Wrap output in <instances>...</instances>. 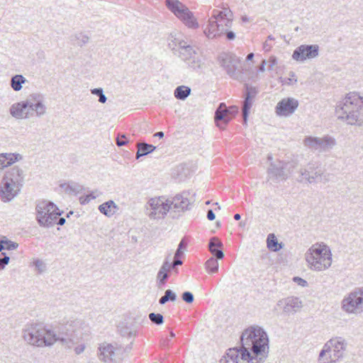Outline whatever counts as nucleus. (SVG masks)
<instances>
[{"instance_id":"1","label":"nucleus","mask_w":363,"mask_h":363,"mask_svg":"<svg viewBox=\"0 0 363 363\" xmlns=\"http://www.w3.org/2000/svg\"><path fill=\"white\" fill-rule=\"evenodd\" d=\"M242 350L250 351V358L247 363H264L269 353V339L267 333L257 325L245 329L241 336Z\"/></svg>"},{"instance_id":"2","label":"nucleus","mask_w":363,"mask_h":363,"mask_svg":"<svg viewBox=\"0 0 363 363\" xmlns=\"http://www.w3.org/2000/svg\"><path fill=\"white\" fill-rule=\"evenodd\" d=\"M335 113L350 125H363V96L357 92H350L335 107Z\"/></svg>"},{"instance_id":"3","label":"nucleus","mask_w":363,"mask_h":363,"mask_svg":"<svg viewBox=\"0 0 363 363\" xmlns=\"http://www.w3.org/2000/svg\"><path fill=\"white\" fill-rule=\"evenodd\" d=\"M24 340L30 345L36 347H50L58 341L65 339L57 336V333L42 323H34L26 326L23 330Z\"/></svg>"},{"instance_id":"4","label":"nucleus","mask_w":363,"mask_h":363,"mask_svg":"<svg viewBox=\"0 0 363 363\" xmlns=\"http://www.w3.org/2000/svg\"><path fill=\"white\" fill-rule=\"evenodd\" d=\"M169 48L177 53L178 56L188 65L194 69H200L203 65V58L197 51V48L192 45V41L188 38H174L169 43Z\"/></svg>"},{"instance_id":"5","label":"nucleus","mask_w":363,"mask_h":363,"mask_svg":"<svg viewBox=\"0 0 363 363\" xmlns=\"http://www.w3.org/2000/svg\"><path fill=\"white\" fill-rule=\"evenodd\" d=\"M305 258L310 269L318 272L328 269L332 264L331 250L323 242L313 245L306 252Z\"/></svg>"},{"instance_id":"6","label":"nucleus","mask_w":363,"mask_h":363,"mask_svg":"<svg viewBox=\"0 0 363 363\" xmlns=\"http://www.w3.org/2000/svg\"><path fill=\"white\" fill-rule=\"evenodd\" d=\"M28 108L35 111L37 117H42L47 112L45 99L43 94L33 93L30 94L25 101L15 103L10 108L11 115L17 119H26V115H22V108Z\"/></svg>"},{"instance_id":"7","label":"nucleus","mask_w":363,"mask_h":363,"mask_svg":"<svg viewBox=\"0 0 363 363\" xmlns=\"http://www.w3.org/2000/svg\"><path fill=\"white\" fill-rule=\"evenodd\" d=\"M61 213L57 207L51 201L43 200L37 202L35 206V216L38 223L44 228H51L55 225L57 216Z\"/></svg>"},{"instance_id":"8","label":"nucleus","mask_w":363,"mask_h":363,"mask_svg":"<svg viewBox=\"0 0 363 363\" xmlns=\"http://www.w3.org/2000/svg\"><path fill=\"white\" fill-rule=\"evenodd\" d=\"M169 212H170V203L169 199L164 196L150 198L145 206V215L151 220H162Z\"/></svg>"},{"instance_id":"9","label":"nucleus","mask_w":363,"mask_h":363,"mask_svg":"<svg viewBox=\"0 0 363 363\" xmlns=\"http://www.w3.org/2000/svg\"><path fill=\"white\" fill-rule=\"evenodd\" d=\"M341 309L349 315H359L363 313V286L355 288L343 298Z\"/></svg>"},{"instance_id":"10","label":"nucleus","mask_w":363,"mask_h":363,"mask_svg":"<svg viewBox=\"0 0 363 363\" xmlns=\"http://www.w3.org/2000/svg\"><path fill=\"white\" fill-rule=\"evenodd\" d=\"M84 322L80 318H71L60 328L57 336L65 339V341H60L62 345L68 347L74 343L78 339L79 334L83 330Z\"/></svg>"},{"instance_id":"11","label":"nucleus","mask_w":363,"mask_h":363,"mask_svg":"<svg viewBox=\"0 0 363 363\" xmlns=\"http://www.w3.org/2000/svg\"><path fill=\"white\" fill-rule=\"evenodd\" d=\"M298 181L306 184H325L329 181V174H325L318 165L310 163L300 169Z\"/></svg>"},{"instance_id":"12","label":"nucleus","mask_w":363,"mask_h":363,"mask_svg":"<svg viewBox=\"0 0 363 363\" xmlns=\"http://www.w3.org/2000/svg\"><path fill=\"white\" fill-rule=\"evenodd\" d=\"M167 8L189 28H199V23L193 13L178 0H166Z\"/></svg>"},{"instance_id":"13","label":"nucleus","mask_w":363,"mask_h":363,"mask_svg":"<svg viewBox=\"0 0 363 363\" xmlns=\"http://www.w3.org/2000/svg\"><path fill=\"white\" fill-rule=\"evenodd\" d=\"M303 145L307 149L318 152H327L330 151L336 145L335 139L329 135L322 138L306 136Z\"/></svg>"},{"instance_id":"14","label":"nucleus","mask_w":363,"mask_h":363,"mask_svg":"<svg viewBox=\"0 0 363 363\" xmlns=\"http://www.w3.org/2000/svg\"><path fill=\"white\" fill-rule=\"evenodd\" d=\"M219 60L226 73L233 79L238 80L241 77L240 58L232 53H223Z\"/></svg>"},{"instance_id":"15","label":"nucleus","mask_w":363,"mask_h":363,"mask_svg":"<svg viewBox=\"0 0 363 363\" xmlns=\"http://www.w3.org/2000/svg\"><path fill=\"white\" fill-rule=\"evenodd\" d=\"M228 28L225 26L224 19L211 16L203 32L208 38L213 39L223 35Z\"/></svg>"},{"instance_id":"16","label":"nucleus","mask_w":363,"mask_h":363,"mask_svg":"<svg viewBox=\"0 0 363 363\" xmlns=\"http://www.w3.org/2000/svg\"><path fill=\"white\" fill-rule=\"evenodd\" d=\"M99 359L104 363H118L120 361L117 348L107 342H103L98 347Z\"/></svg>"},{"instance_id":"17","label":"nucleus","mask_w":363,"mask_h":363,"mask_svg":"<svg viewBox=\"0 0 363 363\" xmlns=\"http://www.w3.org/2000/svg\"><path fill=\"white\" fill-rule=\"evenodd\" d=\"M318 45H301L294 51L292 58L298 62H303L318 57Z\"/></svg>"},{"instance_id":"18","label":"nucleus","mask_w":363,"mask_h":363,"mask_svg":"<svg viewBox=\"0 0 363 363\" xmlns=\"http://www.w3.org/2000/svg\"><path fill=\"white\" fill-rule=\"evenodd\" d=\"M21 188L3 177L0 183V198L4 202H10L16 197Z\"/></svg>"},{"instance_id":"19","label":"nucleus","mask_w":363,"mask_h":363,"mask_svg":"<svg viewBox=\"0 0 363 363\" xmlns=\"http://www.w3.org/2000/svg\"><path fill=\"white\" fill-rule=\"evenodd\" d=\"M250 358V352L247 350L234 347L228 350L226 355L220 360V363H247Z\"/></svg>"},{"instance_id":"20","label":"nucleus","mask_w":363,"mask_h":363,"mask_svg":"<svg viewBox=\"0 0 363 363\" xmlns=\"http://www.w3.org/2000/svg\"><path fill=\"white\" fill-rule=\"evenodd\" d=\"M298 106V101L294 98L282 99L276 106V113L280 116H289L294 113Z\"/></svg>"},{"instance_id":"21","label":"nucleus","mask_w":363,"mask_h":363,"mask_svg":"<svg viewBox=\"0 0 363 363\" xmlns=\"http://www.w3.org/2000/svg\"><path fill=\"white\" fill-rule=\"evenodd\" d=\"M277 306H283V312L286 315L294 314L303 307V303L299 298L289 296L277 302Z\"/></svg>"},{"instance_id":"22","label":"nucleus","mask_w":363,"mask_h":363,"mask_svg":"<svg viewBox=\"0 0 363 363\" xmlns=\"http://www.w3.org/2000/svg\"><path fill=\"white\" fill-rule=\"evenodd\" d=\"M333 349V362H337L344 358L347 347V341L342 337H335L328 340Z\"/></svg>"},{"instance_id":"23","label":"nucleus","mask_w":363,"mask_h":363,"mask_svg":"<svg viewBox=\"0 0 363 363\" xmlns=\"http://www.w3.org/2000/svg\"><path fill=\"white\" fill-rule=\"evenodd\" d=\"M170 203V213H175L177 212H184L189 209L191 202L185 196V194H177L172 199H169Z\"/></svg>"},{"instance_id":"24","label":"nucleus","mask_w":363,"mask_h":363,"mask_svg":"<svg viewBox=\"0 0 363 363\" xmlns=\"http://www.w3.org/2000/svg\"><path fill=\"white\" fill-rule=\"evenodd\" d=\"M286 164L281 161L275 164L272 163L267 171L269 178L275 182L286 179L288 173L284 171Z\"/></svg>"},{"instance_id":"25","label":"nucleus","mask_w":363,"mask_h":363,"mask_svg":"<svg viewBox=\"0 0 363 363\" xmlns=\"http://www.w3.org/2000/svg\"><path fill=\"white\" fill-rule=\"evenodd\" d=\"M4 178L21 188L24 181V172L19 167L15 166L6 172Z\"/></svg>"},{"instance_id":"26","label":"nucleus","mask_w":363,"mask_h":363,"mask_svg":"<svg viewBox=\"0 0 363 363\" xmlns=\"http://www.w3.org/2000/svg\"><path fill=\"white\" fill-rule=\"evenodd\" d=\"M229 112L230 110H228L224 103H220L217 108L215 112L214 119L216 123V125L220 128H224L220 123V121H223L224 125H226L230 121L231 118L228 116Z\"/></svg>"},{"instance_id":"27","label":"nucleus","mask_w":363,"mask_h":363,"mask_svg":"<svg viewBox=\"0 0 363 363\" xmlns=\"http://www.w3.org/2000/svg\"><path fill=\"white\" fill-rule=\"evenodd\" d=\"M333 349L331 347L329 341H327L319 353L318 363H336L333 362Z\"/></svg>"},{"instance_id":"28","label":"nucleus","mask_w":363,"mask_h":363,"mask_svg":"<svg viewBox=\"0 0 363 363\" xmlns=\"http://www.w3.org/2000/svg\"><path fill=\"white\" fill-rule=\"evenodd\" d=\"M22 159V155L18 153H1L0 170L13 164L17 161L21 160Z\"/></svg>"},{"instance_id":"29","label":"nucleus","mask_w":363,"mask_h":363,"mask_svg":"<svg viewBox=\"0 0 363 363\" xmlns=\"http://www.w3.org/2000/svg\"><path fill=\"white\" fill-rule=\"evenodd\" d=\"M222 246L223 243L221 241L216 237L212 238L208 243L209 251L218 259H221L224 257L223 252L219 249L222 247Z\"/></svg>"},{"instance_id":"30","label":"nucleus","mask_w":363,"mask_h":363,"mask_svg":"<svg viewBox=\"0 0 363 363\" xmlns=\"http://www.w3.org/2000/svg\"><path fill=\"white\" fill-rule=\"evenodd\" d=\"M212 16H214L215 18L219 17L224 19L225 27L231 28L233 14L228 8H224L222 11L213 10Z\"/></svg>"},{"instance_id":"31","label":"nucleus","mask_w":363,"mask_h":363,"mask_svg":"<svg viewBox=\"0 0 363 363\" xmlns=\"http://www.w3.org/2000/svg\"><path fill=\"white\" fill-rule=\"evenodd\" d=\"M118 209V206L112 200L104 202L99 206V211L107 217L113 216Z\"/></svg>"},{"instance_id":"32","label":"nucleus","mask_w":363,"mask_h":363,"mask_svg":"<svg viewBox=\"0 0 363 363\" xmlns=\"http://www.w3.org/2000/svg\"><path fill=\"white\" fill-rule=\"evenodd\" d=\"M169 261H165L160 267L157 278L160 285L164 284L169 277V272L170 271V267Z\"/></svg>"},{"instance_id":"33","label":"nucleus","mask_w":363,"mask_h":363,"mask_svg":"<svg viewBox=\"0 0 363 363\" xmlns=\"http://www.w3.org/2000/svg\"><path fill=\"white\" fill-rule=\"evenodd\" d=\"M26 82V79L22 74H16L11 79V86L14 91H18Z\"/></svg>"},{"instance_id":"34","label":"nucleus","mask_w":363,"mask_h":363,"mask_svg":"<svg viewBox=\"0 0 363 363\" xmlns=\"http://www.w3.org/2000/svg\"><path fill=\"white\" fill-rule=\"evenodd\" d=\"M190 94L191 89L186 86H179L174 92L175 98L179 100H185Z\"/></svg>"},{"instance_id":"35","label":"nucleus","mask_w":363,"mask_h":363,"mask_svg":"<svg viewBox=\"0 0 363 363\" xmlns=\"http://www.w3.org/2000/svg\"><path fill=\"white\" fill-rule=\"evenodd\" d=\"M267 247L274 252H277L282 248L281 243H279L277 238L274 234H269L267 239Z\"/></svg>"},{"instance_id":"36","label":"nucleus","mask_w":363,"mask_h":363,"mask_svg":"<svg viewBox=\"0 0 363 363\" xmlns=\"http://www.w3.org/2000/svg\"><path fill=\"white\" fill-rule=\"evenodd\" d=\"M253 99L245 96V100L243 101L242 106V117L244 124L246 125L247 122V118L249 115V111L252 105Z\"/></svg>"},{"instance_id":"37","label":"nucleus","mask_w":363,"mask_h":363,"mask_svg":"<svg viewBox=\"0 0 363 363\" xmlns=\"http://www.w3.org/2000/svg\"><path fill=\"white\" fill-rule=\"evenodd\" d=\"M177 299V295L174 292H173L171 289H167L164 292V295L162 296L160 300L159 303L162 305L166 303L167 301H175Z\"/></svg>"},{"instance_id":"38","label":"nucleus","mask_w":363,"mask_h":363,"mask_svg":"<svg viewBox=\"0 0 363 363\" xmlns=\"http://www.w3.org/2000/svg\"><path fill=\"white\" fill-rule=\"evenodd\" d=\"M72 38L76 44L80 47L86 45L89 41V37L82 33H77Z\"/></svg>"},{"instance_id":"39","label":"nucleus","mask_w":363,"mask_h":363,"mask_svg":"<svg viewBox=\"0 0 363 363\" xmlns=\"http://www.w3.org/2000/svg\"><path fill=\"white\" fill-rule=\"evenodd\" d=\"M206 268L210 273H216L218 270V262L217 259L211 257L206 262Z\"/></svg>"},{"instance_id":"40","label":"nucleus","mask_w":363,"mask_h":363,"mask_svg":"<svg viewBox=\"0 0 363 363\" xmlns=\"http://www.w3.org/2000/svg\"><path fill=\"white\" fill-rule=\"evenodd\" d=\"M62 186H65V191L68 194H77L82 190V186L76 183H69L67 184H64Z\"/></svg>"},{"instance_id":"41","label":"nucleus","mask_w":363,"mask_h":363,"mask_svg":"<svg viewBox=\"0 0 363 363\" xmlns=\"http://www.w3.org/2000/svg\"><path fill=\"white\" fill-rule=\"evenodd\" d=\"M137 147L140 148V151L143 152L144 155L152 152L156 148L155 146L146 143H139L137 144Z\"/></svg>"},{"instance_id":"42","label":"nucleus","mask_w":363,"mask_h":363,"mask_svg":"<svg viewBox=\"0 0 363 363\" xmlns=\"http://www.w3.org/2000/svg\"><path fill=\"white\" fill-rule=\"evenodd\" d=\"M91 93L94 95L99 96V102L101 104H105L107 101V97L104 93L102 88H94L90 90Z\"/></svg>"},{"instance_id":"43","label":"nucleus","mask_w":363,"mask_h":363,"mask_svg":"<svg viewBox=\"0 0 363 363\" xmlns=\"http://www.w3.org/2000/svg\"><path fill=\"white\" fill-rule=\"evenodd\" d=\"M245 96L251 99H255L258 93V90L255 86L249 85L248 84H245Z\"/></svg>"},{"instance_id":"44","label":"nucleus","mask_w":363,"mask_h":363,"mask_svg":"<svg viewBox=\"0 0 363 363\" xmlns=\"http://www.w3.org/2000/svg\"><path fill=\"white\" fill-rule=\"evenodd\" d=\"M149 318L156 325H161L164 322L163 315L160 313H151L149 314Z\"/></svg>"},{"instance_id":"45","label":"nucleus","mask_w":363,"mask_h":363,"mask_svg":"<svg viewBox=\"0 0 363 363\" xmlns=\"http://www.w3.org/2000/svg\"><path fill=\"white\" fill-rule=\"evenodd\" d=\"M33 265L35 267V269L38 270L39 273H42L45 271L46 265L43 261L40 259H35L33 262Z\"/></svg>"},{"instance_id":"46","label":"nucleus","mask_w":363,"mask_h":363,"mask_svg":"<svg viewBox=\"0 0 363 363\" xmlns=\"http://www.w3.org/2000/svg\"><path fill=\"white\" fill-rule=\"evenodd\" d=\"M4 240L5 250H13L17 249L18 247V244L16 242H14L13 241H11V240H9L6 239H4Z\"/></svg>"},{"instance_id":"47","label":"nucleus","mask_w":363,"mask_h":363,"mask_svg":"<svg viewBox=\"0 0 363 363\" xmlns=\"http://www.w3.org/2000/svg\"><path fill=\"white\" fill-rule=\"evenodd\" d=\"M182 300L187 303H191L194 300L193 294L189 291L184 292L182 295Z\"/></svg>"},{"instance_id":"48","label":"nucleus","mask_w":363,"mask_h":363,"mask_svg":"<svg viewBox=\"0 0 363 363\" xmlns=\"http://www.w3.org/2000/svg\"><path fill=\"white\" fill-rule=\"evenodd\" d=\"M125 138H126L125 135H124V134L118 135V138H116V145L118 147H121V146L126 145L128 143V141L126 140H123V139H125Z\"/></svg>"},{"instance_id":"49","label":"nucleus","mask_w":363,"mask_h":363,"mask_svg":"<svg viewBox=\"0 0 363 363\" xmlns=\"http://www.w3.org/2000/svg\"><path fill=\"white\" fill-rule=\"evenodd\" d=\"M2 255L4 256V257L0 258V267L3 269L5 268V266L9 264L10 257L6 256L5 252H2Z\"/></svg>"},{"instance_id":"50","label":"nucleus","mask_w":363,"mask_h":363,"mask_svg":"<svg viewBox=\"0 0 363 363\" xmlns=\"http://www.w3.org/2000/svg\"><path fill=\"white\" fill-rule=\"evenodd\" d=\"M269 63L268 69L269 70L273 69V67L277 65V58L274 56H271L267 63Z\"/></svg>"},{"instance_id":"51","label":"nucleus","mask_w":363,"mask_h":363,"mask_svg":"<svg viewBox=\"0 0 363 363\" xmlns=\"http://www.w3.org/2000/svg\"><path fill=\"white\" fill-rule=\"evenodd\" d=\"M294 281L297 283L299 286H306L308 285V283L306 280L303 279L302 278L295 277L294 278Z\"/></svg>"},{"instance_id":"52","label":"nucleus","mask_w":363,"mask_h":363,"mask_svg":"<svg viewBox=\"0 0 363 363\" xmlns=\"http://www.w3.org/2000/svg\"><path fill=\"white\" fill-rule=\"evenodd\" d=\"M35 113V111L29 110L28 108H22V115H26V118H30Z\"/></svg>"},{"instance_id":"53","label":"nucleus","mask_w":363,"mask_h":363,"mask_svg":"<svg viewBox=\"0 0 363 363\" xmlns=\"http://www.w3.org/2000/svg\"><path fill=\"white\" fill-rule=\"evenodd\" d=\"M182 261L180 259L174 258V262L172 264L169 263V266L170 267V270H171V269H174L176 266L182 265Z\"/></svg>"},{"instance_id":"54","label":"nucleus","mask_w":363,"mask_h":363,"mask_svg":"<svg viewBox=\"0 0 363 363\" xmlns=\"http://www.w3.org/2000/svg\"><path fill=\"white\" fill-rule=\"evenodd\" d=\"M85 350V345L84 344L79 345L74 348V352L77 354H82Z\"/></svg>"},{"instance_id":"55","label":"nucleus","mask_w":363,"mask_h":363,"mask_svg":"<svg viewBox=\"0 0 363 363\" xmlns=\"http://www.w3.org/2000/svg\"><path fill=\"white\" fill-rule=\"evenodd\" d=\"M60 216H57V218L55 220V225H63L66 221L65 218L60 217Z\"/></svg>"},{"instance_id":"56","label":"nucleus","mask_w":363,"mask_h":363,"mask_svg":"<svg viewBox=\"0 0 363 363\" xmlns=\"http://www.w3.org/2000/svg\"><path fill=\"white\" fill-rule=\"evenodd\" d=\"M225 33L226 34L227 39L229 40H233L235 38V33L233 31L227 30Z\"/></svg>"},{"instance_id":"57","label":"nucleus","mask_w":363,"mask_h":363,"mask_svg":"<svg viewBox=\"0 0 363 363\" xmlns=\"http://www.w3.org/2000/svg\"><path fill=\"white\" fill-rule=\"evenodd\" d=\"M216 218L215 213H213V210L209 209L207 212V218L209 220H213Z\"/></svg>"},{"instance_id":"58","label":"nucleus","mask_w":363,"mask_h":363,"mask_svg":"<svg viewBox=\"0 0 363 363\" xmlns=\"http://www.w3.org/2000/svg\"><path fill=\"white\" fill-rule=\"evenodd\" d=\"M272 47V45L270 43H269L267 40H266L263 44V48L266 52H269L271 50Z\"/></svg>"},{"instance_id":"59","label":"nucleus","mask_w":363,"mask_h":363,"mask_svg":"<svg viewBox=\"0 0 363 363\" xmlns=\"http://www.w3.org/2000/svg\"><path fill=\"white\" fill-rule=\"evenodd\" d=\"M228 110H230V112L228 113V116H230V115H234L235 113H237L238 108L236 106H231L230 108H228Z\"/></svg>"},{"instance_id":"60","label":"nucleus","mask_w":363,"mask_h":363,"mask_svg":"<svg viewBox=\"0 0 363 363\" xmlns=\"http://www.w3.org/2000/svg\"><path fill=\"white\" fill-rule=\"evenodd\" d=\"M182 255H183V252L182 251V250L177 248V250L175 252V255H174V258L179 259Z\"/></svg>"},{"instance_id":"61","label":"nucleus","mask_w":363,"mask_h":363,"mask_svg":"<svg viewBox=\"0 0 363 363\" xmlns=\"http://www.w3.org/2000/svg\"><path fill=\"white\" fill-rule=\"evenodd\" d=\"M267 65V61L266 60H262V64L260 65L259 67V70L260 72H264V69H265V65Z\"/></svg>"},{"instance_id":"62","label":"nucleus","mask_w":363,"mask_h":363,"mask_svg":"<svg viewBox=\"0 0 363 363\" xmlns=\"http://www.w3.org/2000/svg\"><path fill=\"white\" fill-rule=\"evenodd\" d=\"M143 156H145L143 153V152L140 151V147H138V151L136 152V159L138 160L140 157H143Z\"/></svg>"},{"instance_id":"63","label":"nucleus","mask_w":363,"mask_h":363,"mask_svg":"<svg viewBox=\"0 0 363 363\" xmlns=\"http://www.w3.org/2000/svg\"><path fill=\"white\" fill-rule=\"evenodd\" d=\"M186 242H184V240H182L179 242V246H178V248L182 250V249H183V248H185V247H186Z\"/></svg>"},{"instance_id":"64","label":"nucleus","mask_w":363,"mask_h":363,"mask_svg":"<svg viewBox=\"0 0 363 363\" xmlns=\"http://www.w3.org/2000/svg\"><path fill=\"white\" fill-rule=\"evenodd\" d=\"M154 136L162 138L164 137V133L162 131L157 132L154 135Z\"/></svg>"}]
</instances>
